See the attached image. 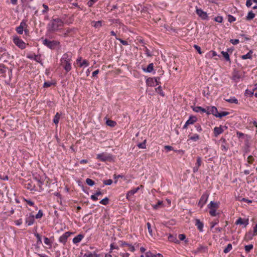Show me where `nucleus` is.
Wrapping results in <instances>:
<instances>
[{
	"instance_id": "f257e3e1",
	"label": "nucleus",
	"mask_w": 257,
	"mask_h": 257,
	"mask_svg": "<svg viewBox=\"0 0 257 257\" xmlns=\"http://www.w3.org/2000/svg\"><path fill=\"white\" fill-rule=\"evenodd\" d=\"M64 25V21L58 17H53L47 24V31L49 33L61 32Z\"/></svg>"
},
{
	"instance_id": "f03ea898",
	"label": "nucleus",
	"mask_w": 257,
	"mask_h": 257,
	"mask_svg": "<svg viewBox=\"0 0 257 257\" xmlns=\"http://www.w3.org/2000/svg\"><path fill=\"white\" fill-rule=\"evenodd\" d=\"M72 55L70 52L64 53L60 59V65L64 69L66 73L72 69Z\"/></svg>"
},
{
	"instance_id": "7ed1b4c3",
	"label": "nucleus",
	"mask_w": 257,
	"mask_h": 257,
	"mask_svg": "<svg viewBox=\"0 0 257 257\" xmlns=\"http://www.w3.org/2000/svg\"><path fill=\"white\" fill-rule=\"evenodd\" d=\"M220 204L219 202L211 201L207 205V208L209 209V213L211 216L215 217L219 214L217 212V209L219 207Z\"/></svg>"
},
{
	"instance_id": "20e7f679",
	"label": "nucleus",
	"mask_w": 257,
	"mask_h": 257,
	"mask_svg": "<svg viewBox=\"0 0 257 257\" xmlns=\"http://www.w3.org/2000/svg\"><path fill=\"white\" fill-rule=\"evenodd\" d=\"M96 159L102 162H111L113 160L112 155L106 153L98 154L96 155Z\"/></svg>"
},
{
	"instance_id": "39448f33",
	"label": "nucleus",
	"mask_w": 257,
	"mask_h": 257,
	"mask_svg": "<svg viewBox=\"0 0 257 257\" xmlns=\"http://www.w3.org/2000/svg\"><path fill=\"white\" fill-rule=\"evenodd\" d=\"M43 44L51 49H55L57 46L60 45V42L57 41H50L47 39L43 40Z\"/></svg>"
},
{
	"instance_id": "423d86ee",
	"label": "nucleus",
	"mask_w": 257,
	"mask_h": 257,
	"mask_svg": "<svg viewBox=\"0 0 257 257\" xmlns=\"http://www.w3.org/2000/svg\"><path fill=\"white\" fill-rule=\"evenodd\" d=\"M118 243L119 244V246L121 247V248H123L124 251L126 250V249L125 248V247H127V249L131 252H134L136 250L134 245H133L132 244L128 243L126 241L120 240L118 241Z\"/></svg>"
},
{
	"instance_id": "0eeeda50",
	"label": "nucleus",
	"mask_w": 257,
	"mask_h": 257,
	"mask_svg": "<svg viewBox=\"0 0 257 257\" xmlns=\"http://www.w3.org/2000/svg\"><path fill=\"white\" fill-rule=\"evenodd\" d=\"M35 216L33 212L28 213L25 216V223L27 226H31L35 222Z\"/></svg>"
},
{
	"instance_id": "6e6552de",
	"label": "nucleus",
	"mask_w": 257,
	"mask_h": 257,
	"mask_svg": "<svg viewBox=\"0 0 257 257\" xmlns=\"http://www.w3.org/2000/svg\"><path fill=\"white\" fill-rule=\"evenodd\" d=\"M13 42L17 46L21 49H24L27 45L22 39H20L18 37H15L14 38Z\"/></svg>"
},
{
	"instance_id": "1a4fd4ad",
	"label": "nucleus",
	"mask_w": 257,
	"mask_h": 257,
	"mask_svg": "<svg viewBox=\"0 0 257 257\" xmlns=\"http://www.w3.org/2000/svg\"><path fill=\"white\" fill-rule=\"evenodd\" d=\"M200 139V136L198 134L190 133L188 136L187 142L188 143H191L192 142H196L199 141Z\"/></svg>"
},
{
	"instance_id": "9d476101",
	"label": "nucleus",
	"mask_w": 257,
	"mask_h": 257,
	"mask_svg": "<svg viewBox=\"0 0 257 257\" xmlns=\"http://www.w3.org/2000/svg\"><path fill=\"white\" fill-rule=\"evenodd\" d=\"M209 195V193L206 192L202 194L198 202V206H199L200 208H202L203 206L206 204Z\"/></svg>"
},
{
	"instance_id": "9b49d317",
	"label": "nucleus",
	"mask_w": 257,
	"mask_h": 257,
	"mask_svg": "<svg viewBox=\"0 0 257 257\" xmlns=\"http://www.w3.org/2000/svg\"><path fill=\"white\" fill-rule=\"evenodd\" d=\"M72 233L69 231H67L63 234L61 236H60L59 238L58 241L59 242L63 243L64 245H65L68 238L70 236V235Z\"/></svg>"
},
{
	"instance_id": "f8f14e48",
	"label": "nucleus",
	"mask_w": 257,
	"mask_h": 257,
	"mask_svg": "<svg viewBox=\"0 0 257 257\" xmlns=\"http://www.w3.org/2000/svg\"><path fill=\"white\" fill-rule=\"evenodd\" d=\"M226 127L225 126L220 125L219 127H215L213 129V136L217 137L219 135L223 133L224 128Z\"/></svg>"
},
{
	"instance_id": "ddd939ff",
	"label": "nucleus",
	"mask_w": 257,
	"mask_h": 257,
	"mask_svg": "<svg viewBox=\"0 0 257 257\" xmlns=\"http://www.w3.org/2000/svg\"><path fill=\"white\" fill-rule=\"evenodd\" d=\"M196 13L202 20H206L208 18L207 13L204 12L201 9H198L197 8L196 10Z\"/></svg>"
},
{
	"instance_id": "4468645a",
	"label": "nucleus",
	"mask_w": 257,
	"mask_h": 257,
	"mask_svg": "<svg viewBox=\"0 0 257 257\" xmlns=\"http://www.w3.org/2000/svg\"><path fill=\"white\" fill-rule=\"evenodd\" d=\"M74 30V28H67L64 30L63 36L64 37H71L73 35Z\"/></svg>"
},
{
	"instance_id": "2eb2a0df",
	"label": "nucleus",
	"mask_w": 257,
	"mask_h": 257,
	"mask_svg": "<svg viewBox=\"0 0 257 257\" xmlns=\"http://www.w3.org/2000/svg\"><path fill=\"white\" fill-rule=\"evenodd\" d=\"M195 225L197 227L200 232H202L203 231L204 223L201 222L200 219H196L195 220Z\"/></svg>"
},
{
	"instance_id": "dca6fc26",
	"label": "nucleus",
	"mask_w": 257,
	"mask_h": 257,
	"mask_svg": "<svg viewBox=\"0 0 257 257\" xmlns=\"http://www.w3.org/2000/svg\"><path fill=\"white\" fill-rule=\"evenodd\" d=\"M218 110L216 107L215 106H212L211 107H208L207 109V111L206 110V113L207 114H213L216 117L217 113H218Z\"/></svg>"
},
{
	"instance_id": "f3484780",
	"label": "nucleus",
	"mask_w": 257,
	"mask_h": 257,
	"mask_svg": "<svg viewBox=\"0 0 257 257\" xmlns=\"http://www.w3.org/2000/svg\"><path fill=\"white\" fill-rule=\"evenodd\" d=\"M22 200L23 201L26 202V207L27 208H28V205H29L30 206L34 207L36 210L38 209V207L37 206H35V203L33 201L31 200V199H26L25 198H23Z\"/></svg>"
},
{
	"instance_id": "a211bd4d",
	"label": "nucleus",
	"mask_w": 257,
	"mask_h": 257,
	"mask_svg": "<svg viewBox=\"0 0 257 257\" xmlns=\"http://www.w3.org/2000/svg\"><path fill=\"white\" fill-rule=\"evenodd\" d=\"M235 224L237 225H244V226L245 227L248 224V220L244 219L241 218V217H239L236 220Z\"/></svg>"
},
{
	"instance_id": "6ab92c4d",
	"label": "nucleus",
	"mask_w": 257,
	"mask_h": 257,
	"mask_svg": "<svg viewBox=\"0 0 257 257\" xmlns=\"http://www.w3.org/2000/svg\"><path fill=\"white\" fill-rule=\"evenodd\" d=\"M154 65L153 63H150L147 68L143 67L142 70L145 72L151 73L154 71Z\"/></svg>"
},
{
	"instance_id": "aec40b11",
	"label": "nucleus",
	"mask_w": 257,
	"mask_h": 257,
	"mask_svg": "<svg viewBox=\"0 0 257 257\" xmlns=\"http://www.w3.org/2000/svg\"><path fill=\"white\" fill-rule=\"evenodd\" d=\"M27 58L30 59H33L38 63L41 62L40 56L36 54H29L27 55Z\"/></svg>"
},
{
	"instance_id": "412c9836",
	"label": "nucleus",
	"mask_w": 257,
	"mask_h": 257,
	"mask_svg": "<svg viewBox=\"0 0 257 257\" xmlns=\"http://www.w3.org/2000/svg\"><path fill=\"white\" fill-rule=\"evenodd\" d=\"M84 237V235L82 234H79L73 239V243L74 244H77L79 243L82 239Z\"/></svg>"
},
{
	"instance_id": "4be33fe9",
	"label": "nucleus",
	"mask_w": 257,
	"mask_h": 257,
	"mask_svg": "<svg viewBox=\"0 0 257 257\" xmlns=\"http://www.w3.org/2000/svg\"><path fill=\"white\" fill-rule=\"evenodd\" d=\"M241 78V74L238 71H234L232 73V79L236 82H238Z\"/></svg>"
},
{
	"instance_id": "5701e85b",
	"label": "nucleus",
	"mask_w": 257,
	"mask_h": 257,
	"mask_svg": "<svg viewBox=\"0 0 257 257\" xmlns=\"http://www.w3.org/2000/svg\"><path fill=\"white\" fill-rule=\"evenodd\" d=\"M197 120V118L194 115H190L189 119L186 121L189 125L193 124Z\"/></svg>"
},
{
	"instance_id": "b1692460",
	"label": "nucleus",
	"mask_w": 257,
	"mask_h": 257,
	"mask_svg": "<svg viewBox=\"0 0 257 257\" xmlns=\"http://www.w3.org/2000/svg\"><path fill=\"white\" fill-rule=\"evenodd\" d=\"M103 194L102 192L99 189L94 194L92 195L90 197V198L93 201H96L98 200L97 197L99 195H102Z\"/></svg>"
},
{
	"instance_id": "393cba45",
	"label": "nucleus",
	"mask_w": 257,
	"mask_h": 257,
	"mask_svg": "<svg viewBox=\"0 0 257 257\" xmlns=\"http://www.w3.org/2000/svg\"><path fill=\"white\" fill-rule=\"evenodd\" d=\"M255 236L254 235V234L251 231H249L248 232H247L244 236V239L246 241H249L252 239L253 236Z\"/></svg>"
},
{
	"instance_id": "a878e982",
	"label": "nucleus",
	"mask_w": 257,
	"mask_h": 257,
	"mask_svg": "<svg viewBox=\"0 0 257 257\" xmlns=\"http://www.w3.org/2000/svg\"><path fill=\"white\" fill-rule=\"evenodd\" d=\"M84 257H100V254H97L95 251L93 252L89 251L88 253H85Z\"/></svg>"
},
{
	"instance_id": "bb28decb",
	"label": "nucleus",
	"mask_w": 257,
	"mask_h": 257,
	"mask_svg": "<svg viewBox=\"0 0 257 257\" xmlns=\"http://www.w3.org/2000/svg\"><path fill=\"white\" fill-rule=\"evenodd\" d=\"M253 52L252 50H250L246 54L243 55L241 56V58L242 59H252V55Z\"/></svg>"
},
{
	"instance_id": "cd10ccee",
	"label": "nucleus",
	"mask_w": 257,
	"mask_h": 257,
	"mask_svg": "<svg viewBox=\"0 0 257 257\" xmlns=\"http://www.w3.org/2000/svg\"><path fill=\"white\" fill-rule=\"evenodd\" d=\"M194 111L196 112H201L202 113L206 112V110L201 107V106H195L192 108Z\"/></svg>"
},
{
	"instance_id": "c85d7f7f",
	"label": "nucleus",
	"mask_w": 257,
	"mask_h": 257,
	"mask_svg": "<svg viewBox=\"0 0 257 257\" xmlns=\"http://www.w3.org/2000/svg\"><path fill=\"white\" fill-rule=\"evenodd\" d=\"M139 187H137L136 188H134L133 189H131L129 191H128L127 193L126 194V199H128V196H132L134 195L136 193H137L138 190H139Z\"/></svg>"
},
{
	"instance_id": "c756f323",
	"label": "nucleus",
	"mask_w": 257,
	"mask_h": 257,
	"mask_svg": "<svg viewBox=\"0 0 257 257\" xmlns=\"http://www.w3.org/2000/svg\"><path fill=\"white\" fill-rule=\"evenodd\" d=\"M225 100L226 102H228L230 103H235V104L238 103V100L234 96L231 97L230 98H228V99H225Z\"/></svg>"
},
{
	"instance_id": "7c9ffc66",
	"label": "nucleus",
	"mask_w": 257,
	"mask_h": 257,
	"mask_svg": "<svg viewBox=\"0 0 257 257\" xmlns=\"http://www.w3.org/2000/svg\"><path fill=\"white\" fill-rule=\"evenodd\" d=\"M89 61L87 60L84 59L82 61H81L80 63H79L77 66L79 67H87L89 66Z\"/></svg>"
},
{
	"instance_id": "2f4dec72",
	"label": "nucleus",
	"mask_w": 257,
	"mask_h": 257,
	"mask_svg": "<svg viewBox=\"0 0 257 257\" xmlns=\"http://www.w3.org/2000/svg\"><path fill=\"white\" fill-rule=\"evenodd\" d=\"M217 53L214 51H210L207 53L205 56L207 58H211L217 56Z\"/></svg>"
},
{
	"instance_id": "473e14b6",
	"label": "nucleus",
	"mask_w": 257,
	"mask_h": 257,
	"mask_svg": "<svg viewBox=\"0 0 257 257\" xmlns=\"http://www.w3.org/2000/svg\"><path fill=\"white\" fill-rule=\"evenodd\" d=\"M221 54L222 55L224 59L226 61L230 62V59L229 55L228 52H224V51H221Z\"/></svg>"
},
{
	"instance_id": "72a5a7b5",
	"label": "nucleus",
	"mask_w": 257,
	"mask_h": 257,
	"mask_svg": "<svg viewBox=\"0 0 257 257\" xmlns=\"http://www.w3.org/2000/svg\"><path fill=\"white\" fill-rule=\"evenodd\" d=\"M60 116H61V115L59 114V113L57 112L54 117V119H53L54 123H55L56 124H57L59 122Z\"/></svg>"
},
{
	"instance_id": "f704fd0d",
	"label": "nucleus",
	"mask_w": 257,
	"mask_h": 257,
	"mask_svg": "<svg viewBox=\"0 0 257 257\" xmlns=\"http://www.w3.org/2000/svg\"><path fill=\"white\" fill-rule=\"evenodd\" d=\"M106 124L110 127H114L116 125V122L112 120L108 119L106 121Z\"/></svg>"
},
{
	"instance_id": "c9c22d12",
	"label": "nucleus",
	"mask_w": 257,
	"mask_h": 257,
	"mask_svg": "<svg viewBox=\"0 0 257 257\" xmlns=\"http://www.w3.org/2000/svg\"><path fill=\"white\" fill-rule=\"evenodd\" d=\"M255 17V14L252 12V11H250L248 12L247 16L246 17V19L248 21L252 20Z\"/></svg>"
},
{
	"instance_id": "e433bc0d",
	"label": "nucleus",
	"mask_w": 257,
	"mask_h": 257,
	"mask_svg": "<svg viewBox=\"0 0 257 257\" xmlns=\"http://www.w3.org/2000/svg\"><path fill=\"white\" fill-rule=\"evenodd\" d=\"M256 90V88H253L251 90H246L245 92V96H252L253 95L254 91Z\"/></svg>"
},
{
	"instance_id": "4c0bfd02",
	"label": "nucleus",
	"mask_w": 257,
	"mask_h": 257,
	"mask_svg": "<svg viewBox=\"0 0 257 257\" xmlns=\"http://www.w3.org/2000/svg\"><path fill=\"white\" fill-rule=\"evenodd\" d=\"M154 80L153 78H149L146 80V83L150 86H153L154 85Z\"/></svg>"
},
{
	"instance_id": "58836bf2",
	"label": "nucleus",
	"mask_w": 257,
	"mask_h": 257,
	"mask_svg": "<svg viewBox=\"0 0 257 257\" xmlns=\"http://www.w3.org/2000/svg\"><path fill=\"white\" fill-rule=\"evenodd\" d=\"M102 22L101 21H93L92 22V24H93V26L95 28H99L101 27L102 26Z\"/></svg>"
},
{
	"instance_id": "ea45409f",
	"label": "nucleus",
	"mask_w": 257,
	"mask_h": 257,
	"mask_svg": "<svg viewBox=\"0 0 257 257\" xmlns=\"http://www.w3.org/2000/svg\"><path fill=\"white\" fill-rule=\"evenodd\" d=\"M232 248V246L231 243H229L227 244V246L224 249L223 252L225 253H227L229 252Z\"/></svg>"
},
{
	"instance_id": "a19ab883",
	"label": "nucleus",
	"mask_w": 257,
	"mask_h": 257,
	"mask_svg": "<svg viewBox=\"0 0 257 257\" xmlns=\"http://www.w3.org/2000/svg\"><path fill=\"white\" fill-rule=\"evenodd\" d=\"M156 91L160 95L164 97L165 96V93L162 90L161 86H159L156 89Z\"/></svg>"
},
{
	"instance_id": "79ce46f5",
	"label": "nucleus",
	"mask_w": 257,
	"mask_h": 257,
	"mask_svg": "<svg viewBox=\"0 0 257 257\" xmlns=\"http://www.w3.org/2000/svg\"><path fill=\"white\" fill-rule=\"evenodd\" d=\"M44 215L42 210H39L38 213L35 216L36 219H41Z\"/></svg>"
},
{
	"instance_id": "37998d69",
	"label": "nucleus",
	"mask_w": 257,
	"mask_h": 257,
	"mask_svg": "<svg viewBox=\"0 0 257 257\" xmlns=\"http://www.w3.org/2000/svg\"><path fill=\"white\" fill-rule=\"evenodd\" d=\"M229 114L228 112L227 111H222L221 112H218L217 115L216 116L217 117L221 118L223 116H225Z\"/></svg>"
},
{
	"instance_id": "c03bdc74",
	"label": "nucleus",
	"mask_w": 257,
	"mask_h": 257,
	"mask_svg": "<svg viewBox=\"0 0 257 257\" xmlns=\"http://www.w3.org/2000/svg\"><path fill=\"white\" fill-rule=\"evenodd\" d=\"M55 84H56L55 82L53 83V82H49V81H46L44 82V83L43 84V87L45 88H48V87L51 86L52 85H55Z\"/></svg>"
},
{
	"instance_id": "a18cd8bd",
	"label": "nucleus",
	"mask_w": 257,
	"mask_h": 257,
	"mask_svg": "<svg viewBox=\"0 0 257 257\" xmlns=\"http://www.w3.org/2000/svg\"><path fill=\"white\" fill-rule=\"evenodd\" d=\"M198 251L206 252L207 251V247L203 245H200L197 248Z\"/></svg>"
},
{
	"instance_id": "49530a36",
	"label": "nucleus",
	"mask_w": 257,
	"mask_h": 257,
	"mask_svg": "<svg viewBox=\"0 0 257 257\" xmlns=\"http://www.w3.org/2000/svg\"><path fill=\"white\" fill-rule=\"evenodd\" d=\"M108 203L109 199L107 197H105L100 201V203L104 205H107Z\"/></svg>"
},
{
	"instance_id": "de8ad7c7",
	"label": "nucleus",
	"mask_w": 257,
	"mask_h": 257,
	"mask_svg": "<svg viewBox=\"0 0 257 257\" xmlns=\"http://www.w3.org/2000/svg\"><path fill=\"white\" fill-rule=\"evenodd\" d=\"M86 183L88 185L90 186H92L95 184L94 181L90 178H87L86 179Z\"/></svg>"
},
{
	"instance_id": "09e8293b",
	"label": "nucleus",
	"mask_w": 257,
	"mask_h": 257,
	"mask_svg": "<svg viewBox=\"0 0 257 257\" xmlns=\"http://www.w3.org/2000/svg\"><path fill=\"white\" fill-rule=\"evenodd\" d=\"M253 247V246L252 244H248L244 246V249L245 251L248 253L249 252Z\"/></svg>"
},
{
	"instance_id": "8fccbe9b",
	"label": "nucleus",
	"mask_w": 257,
	"mask_h": 257,
	"mask_svg": "<svg viewBox=\"0 0 257 257\" xmlns=\"http://www.w3.org/2000/svg\"><path fill=\"white\" fill-rule=\"evenodd\" d=\"M146 141H147L146 140H145L143 143L138 144L137 145L138 147L140 149H146Z\"/></svg>"
},
{
	"instance_id": "3c124183",
	"label": "nucleus",
	"mask_w": 257,
	"mask_h": 257,
	"mask_svg": "<svg viewBox=\"0 0 257 257\" xmlns=\"http://www.w3.org/2000/svg\"><path fill=\"white\" fill-rule=\"evenodd\" d=\"M27 21L26 20H23L21 21L20 25H19V27H22L24 29L26 27H28V25L27 24Z\"/></svg>"
},
{
	"instance_id": "603ef678",
	"label": "nucleus",
	"mask_w": 257,
	"mask_h": 257,
	"mask_svg": "<svg viewBox=\"0 0 257 257\" xmlns=\"http://www.w3.org/2000/svg\"><path fill=\"white\" fill-rule=\"evenodd\" d=\"M63 20L64 21V24H67V25H69V24H72L73 23V18L72 16H71L67 20H65L64 19Z\"/></svg>"
},
{
	"instance_id": "864d4df0",
	"label": "nucleus",
	"mask_w": 257,
	"mask_h": 257,
	"mask_svg": "<svg viewBox=\"0 0 257 257\" xmlns=\"http://www.w3.org/2000/svg\"><path fill=\"white\" fill-rule=\"evenodd\" d=\"M35 236L36 237L37 239V243L38 244H40L42 243L41 239V236L39 233H35Z\"/></svg>"
},
{
	"instance_id": "5fc2aeb1",
	"label": "nucleus",
	"mask_w": 257,
	"mask_h": 257,
	"mask_svg": "<svg viewBox=\"0 0 257 257\" xmlns=\"http://www.w3.org/2000/svg\"><path fill=\"white\" fill-rule=\"evenodd\" d=\"M254 158L251 155H249L247 158V162L249 164H252L253 163V162H254Z\"/></svg>"
},
{
	"instance_id": "6e6d98bb",
	"label": "nucleus",
	"mask_w": 257,
	"mask_h": 257,
	"mask_svg": "<svg viewBox=\"0 0 257 257\" xmlns=\"http://www.w3.org/2000/svg\"><path fill=\"white\" fill-rule=\"evenodd\" d=\"M35 179L37 181V185L39 187L40 189L42 190L43 189L42 186L43 184V181H42L37 177H35Z\"/></svg>"
},
{
	"instance_id": "4d7b16f0",
	"label": "nucleus",
	"mask_w": 257,
	"mask_h": 257,
	"mask_svg": "<svg viewBox=\"0 0 257 257\" xmlns=\"http://www.w3.org/2000/svg\"><path fill=\"white\" fill-rule=\"evenodd\" d=\"M144 51L145 52V54L148 57H151L152 56L150 51L147 48V47H145Z\"/></svg>"
},
{
	"instance_id": "13d9d810",
	"label": "nucleus",
	"mask_w": 257,
	"mask_h": 257,
	"mask_svg": "<svg viewBox=\"0 0 257 257\" xmlns=\"http://www.w3.org/2000/svg\"><path fill=\"white\" fill-rule=\"evenodd\" d=\"M202 163L201 158L199 157L197 158L196 163L195 164V166L199 168Z\"/></svg>"
},
{
	"instance_id": "bf43d9fd",
	"label": "nucleus",
	"mask_w": 257,
	"mask_h": 257,
	"mask_svg": "<svg viewBox=\"0 0 257 257\" xmlns=\"http://www.w3.org/2000/svg\"><path fill=\"white\" fill-rule=\"evenodd\" d=\"M236 18L232 15H229L228 16V21L230 23H232L235 21Z\"/></svg>"
},
{
	"instance_id": "052dcab7",
	"label": "nucleus",
	"mask_w": 257,
	"mask_h": 257,
	"mask_svg": "<svg viewBox=\"0 0 257 257\" xmlns=\"http://www.w3.org/2000/svg\"><path fill=\"white\" fill-rule=\"evenodd\" d=\"M195 127L196 131L199 133H200L202 131V127H201V125L199 123L196 124L195 125Z\"/></svg>"
},
{
	"instance_id": "680f3d73",
	"label": "nucleus",
	"mask_w": 257,
	"mask_h": 257,
	"mask_svg": "<svg viewBox=\"0 0 257 257\" xmlns=\"http://www.w3.org/2000/svg\"><path fill=\"white\" fill-rule=\"evenodd\" d=\"M162 204L163 202L162 201H158L156 204L153 205V207L154 209H157L160 206L162 205Z\"/></svg>"
},
{
	"instance_id": "e2e57ef3",
	"label": "nucleus",
	"mask_w": 257,
	"mask_h": 257,
	"mask_svg": "<svg viewBox=\"0 0 257 257\" xmlns=\"http://www.w3.org/2000/svg\"><path fill=\"white\" fill-rule=\"evenodd\" d=\"M43 7L44 8V10L42 11V14H44L47 13V12L48 11L49 7L46 4H43Z\"/></svg>"
},
{
	"instance_id": "0e129e2a",
	"label": "nucleus",
	"mask_w": 257,
	"mask_h": 257,
	"mask_svg": "<svg viewBox=\"0 0 257 257\" xmlns=\"http://www.w3.org/2000/svg\"><path fill=\"white\" fill-rule=\"evenodd\" d=\"M214 21L216 22L221 23L222 22L223 18L221 16H217L214 18Z\"/></svg>"
},
{
	"instance_id": "69168bd1",
	"label": "nucleus",
	"mask_w": 257,
	"mask_h": 257,
	"mask_svg": "<svg viewBox=\"0 0 257 257\" xmlns=\"http://www.w3.org/2000/svg\"><path fill=\"white\" fill-rule=\"evenodd\" d=\"M44 243L49 246H51V245H52V243H51V242L50 241V239L47 237H44Z\"/></svg>"
},
{
	"instance_id": "338daca9",
	"label": "nucleus",
	"mask_w": 257,
	"mask_h": 257,
	"mask_svg": "<svg viewBox=\"0 0 257 257\" xmlns=\"http://www.w3.org/2000/svg\"><path fill=\"white\" fill-rule=\"evenodd\" d=\"M112 182L113 181L111 179H108L103 181V183L105 185H110Z\"/></svg>"
},
{
	"instance_id": "774afa93",
	"label": "nucleus",
	"mask_w": 257,
	"mask_h": 257,
	"mask_svg": "<svg viewBox=\"0 0 257 257\" xmlns=\"http://www.w3.org/2000/svg\"><path fill=\"white\" fill-rule=\"evenodd\" d=\"M14 223L17 226H20L23 223V220L22 218H20L19 219L16 220L14 221Z\"/></svg>"
}]
</instances>
